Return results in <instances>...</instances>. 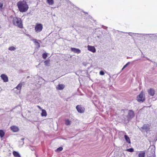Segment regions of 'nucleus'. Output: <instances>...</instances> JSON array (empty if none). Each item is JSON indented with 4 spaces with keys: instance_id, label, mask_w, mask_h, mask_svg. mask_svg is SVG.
I'll use <instances>...</instances> for the list:
<instances>
[{
    "instance_id": "f257e3e1",
    "label": "nucleus",
    "mask_w": 157,
    "mask_h": 157,
    "mask_svg": "<svg viewBox=\"0 0 157 157\" xmlns=\"http://www.w3.org/2000/svg\"><path fill=\"white\" fill-rule=\"evenodd\" d=\"M17 5L19 10L21 13L26 12L29 8L26 2L24 0L18 2Z\"/></svg>"
},
{
    "instance_id": "f03ea898",
    "label": "nucleus",
    "mask_w": 157,
    "mask_h": 157,
    "mask_svg": "<svg viewBox=\"0 0 157 157\" xmlns=\"http://www.w3.org/2000/svg\"><path fill=\"white\" fill-rule=\"evenodd\" d=\"M155 147L154 145L150 146L146 152V155L147 157H155Z\"/></svg>"
},
{
    "instance_id": "7ed1b4c3",
    "label": "nucleus",
    "mask_w": 157,
    "mask_h": 157,
    "mask_svg": "<svg viewBox=\"0 0 157 157\" xmlns=\"http://www.w3.org/2000/svg\"><path fill=\"white\" fill-rule=\"evenodd\" d=\"M151 124H144L143 126L139 128V129L143 133L146 132L147 133L150 131Z\"/></svg>"
},
{
    "instance_id": "20e7f679",
    "label": "nucleus",
    "mask_w": 157,
    "mask_h": 157,
    "mask_svg": "<svg viewBox=\"0 0 157 157\" xmlns=\"http://www.w3.org/2000/svg\"><path fill=\"white\" fill-rule=\"evenodd\" d=\"M13 24L18 27L21 28L23 27L22 24L21 19L17 17H13Z\"/></svg>"
},
{
    "instance_id": "39448f33",
    "label": "nucleus",
    "mask_w": 157,
    "mask_h": 157,
    "mask_svg": "<svg viewBox=\"0 0 157 157\" xmlns=\"http://www.w3.org/2000/svg\"><path fill=\"white\" fill-rule=\"evenodd\" d=\"M135 116L134 112L132 110H129L128 111V114L127 116V120L129 121L131 120Z\"/></svg>"
},
{
    "instance_id": "423d86ee",
    "label": "nucleus",
    "mask_w": 157,
    "mask_h": 157,
    "mask_svg": "<svg viewBox=\"0 0 157 157\" xmlns=\"http://www.w3.org/2000/svg\"><path fill=\"white\" fill-rule=\"evenodd\" d=\"M43 29V25L41 23H36L35 27V31L37 33L41 32Z\"/></svg>"
},
{
    "instance_id": "0eeeda50",
    "label": "nucleus",
    "mask_w": 157,
    "mask_h": 157,
    "mask_svg": "<svg viewBox=\"0 0 157 157\" xmlns=\"http://www.w3.org/2000/svg\"><path fill=\"white\" fill-rule=\"evenodd\" d=\"M136 100L139 102H143L145 100V97L144 96L142 92H141L136 97Z\"/></svg>"
},
{
    "instance_id": "6e6552de",
    "label": "nucleus",
    "mask_w": 157,
    "mask_h": 157,
    "mask_svg": "<svg viewBox=\"0 0 157 157\" xmlns=\"http://www.w3.org/2000/svg\"><path fill=\"white\" fill-rule=\"evenodd\" d=\"M76 109L78 112L81 113H84L85 108L81 105H78L76 106Z\"/></svg>"
},
{
    "instance_id": "1a4fd4ad",
    "label": "nucleus",
    "mask_w": 157,
    "mask_h": 157,
    "mask_svg": "<svg viewBox=\"0 0 157 157\" xmlns=\"http://www.w3.org/2000/svg\"><path fill=\"white\" fill-rule=\"evenodd\" d=\"M0 77L4 82H7L8 81V77L5 74H2Z\"/></svg>"
},
{
    "instance_id": "9d476101",
    "label": "nucleus",
    "mask_w": 157,
    "mask_h": 157,
    "mask_svg": "<svg viewBox=\"0 0 157 157\" xmlns=\"http://www.w3.org/2000/svg\"><path fill=\"white\" fill-rule=\"evenodd\" d=\"M147 92L149 95L151 96H153L155 94V90L152 88H150L148 90Z\"/></svg>"
},
{
    "instance_id": "9b49d317",
    "label": "nucleus",
    "mask_w": 157,
    "mask_h": 157,
    "mask_svg": "<svg viewBox=\"0 0 157 157\" xmlns=\"http://www.w3.org/2000/svg\"><path fill=\"white\" fill-rule=\"evenodd\" d=\"M88 50L93 53H94L96 52V50L94 46L88 45L87 46Z\"/></svg>"
},
{
    "instance_id": "f8f14e48",
    "label": "nucleus",
    "mask_w": 157,
    "mask_h": 157,
    "mask_svg": "<svg viewBox=\"0 0 157 157\" xmlns=\"http://www.w3.org/2000/svg\"><path fill=\"white\" fill-rule=\"evenodd\" d=\"M71 50L75 53L77 54H79L81 53V50L78 48H71Z\"/></svg>"
},
{
    "instance_id": "ddd939ff",
    "label": "nucleus",
    "mask_w": 157,
    "mask_h": 157,
    "mask_svg": "<svg viewBox=\"0 0 157 157\" xmlns=\"http://www.w3.org/2000/svg\"><path fill=\"white\" fill-rule=\"evenodd\" d=\"M10 129L12 131L14 132H17L19 130L17 126L15 125L11 126L10 127Z\"/></svg>"
},
{
    "instance_id": "4468645a",
    "label": "nucleus",
    "mask_w": 157,
    "mask_h": 157,
    "mask_svg": "<svg viewBox=\"0 0 157 157\" xmlns=\"http://www.w3.org/2000/svg\"><path fill=\"white\" fill-rule=\"evenodd\" d=\"M65 85L62 84H59L56 87L58 90H63L65 87Z\"/></svg>"
},
{
    "instance_id": "2eb2a0df",
    "label": "nucleus",
    "mask_w": 157,
    "mask_h": 157,
    "mask_svg": "<svg viewBox=\"0 0 157 157\" xmlns=\"http://www.w3.org/2000/svg\"><path fill=\"white\" fill-rule=\"evenodd\" d=\"M145 154V151H140L138 154V157H144Z\"/></svg>"
},
{
    "instance_id": "dca6fc26",
    "label": "nucleus",
    "mask_w": 157,
    "mask_h": 157,
    "mask_svg": "<svg viewBox=\"0 0 157 157\" xmlns=\"http://www.w3.org/2000/svg\"><path fill=\"white\" fill-rule=\"evenodd\" d=\"M42 112L41 113V116L42 117H46L47 116V113L46 111L44 109H42Z\"/></svg>"
},
{
    "instance_id": "f3484780",
    "label": "nucleus",
    "mask_w": 157,
    "mask_h": 157,
    "mask_svg": "<svg viewBox=\"0 0 157 157\" xmlns=\"http://www.w3.org/2000/svg\"><path fill=\"white\" fill-rule=\"evenodd\" d=\"M124 137L126 142L129 144L131 143V141L129 137L127 135H125Z\"/></svg>"
},
{
    "instance_id": "a211bd4d",
    "label": "nucleus",
    "mask_w": 157,
    "mask_h": 157,
    "mask_svg": "<svg viewBox=\"0 0 157 157\" xmlns=\"http://www.w3.org/2000/svg\"><path fill=\"white\" fill-rule=\"evenodd\" d=\"M24 138H22L21 139V140L19 141V146L20 147H22L23 145L24 144Z\"/></svg>"
},
{
    "instance_id": "6ab92c4d",
    "label": "nucleus",
    "mask_w": 157,
    "mask_h": 157,
    "mask_svg": "<svg viewBox=\"0 0 157 157\" xmlns=\"http://www.w3.org/2000/svg\"><path fill=\"white\" fill-rule=\"evenodd\" d=\"M13 155L15 157H21L19 153L16 151H13Z\"/></svg>"
},
{
    "instance_id": "aec40b11",
    "label": "nucleus",
    "mask_w": 157,
    "mask_h": 157,
    "mask_svg": "<svg viewBox=\"0 0 157 157\" xmlns=\"http://www.w3.org/2000/svg\"><path fill=\"white\" fill-rule=\"evenodd\" d=\"M133 34H136L135 33H133ZM137 34H138L137 33ZM138 34L142 35V37L144 38V39H146L147 38V37H149V36H147L146 34Z\"/></svg>"
},
{
    "instance_id": "412c9836",
    "label": "nucleus",
    "mask_w": 157,
    "mask_h": 157,
    "mask_svg": "<svg viewBox=\"0 0 157 157\" xmlns=\"http://www.w3.org/2000/svg\"><path fill=\"white\" fill-rule=\"evenodd\" d=\"M31 40L33 41L34 43L36 44V45L37 46L38 48L40 47V44L37 41L36 39H31Z\"/></svg>"
},
{
    "instance_id": "4be33fe9",
    "label": "nucleus",
    "mask_w": 157,
    "mask_h": 157,
    "mask_svg": "<svg viewBox=\"0 0 157 157\" xmlns=\"http://www.w3.org/2000/svg\"><path fill=\"white\" fill-rule=\"evenodd\" d=\"M23 85V83L22 82H21L17 85L16 88L18 90H20L21 89V87Z\"/></svg>"
},
{
    "instance_id": "5701e85b",
    "label": "nucleus",
    "mask_w": 157,
    "mask_h": 157,
    "mask_svg": "<svg viewBox=\"0 0 157 157\" xmlns=\"http://www.w3.org/2000/svg\"><path fill=\"white\" fill-rule=\"evenodd\" d=\"M147 36H149V37L151 38V37H157L156 33L155 34H146Z\"/></svg>"
},
{
    "instance_id": "b1692460",
    "label": "nucleus",
    "mask_w": 157,
    "mask_h": 157,
    "mask_svg": "<svg viewBox=\"0 0 157 157\" xmlns=\"http://www.w3.org/2000/svg\"><path fill=\"white\" fill-rule=\"evenodd\" d=\"M47 3L50 5H52L54 3L53 0H46Z\"/></svg>"
},
{
    "instance_id": "393cba45",
    "label": "nucleus",
    "mask_w": 157,
    "mask_h": 157,
    "mask_svg": "<svg viewBox=\"0 0 157 157\" xmlns=\"http://www.w3.org/2000/svg\"><path fill=\"white\" fill-rule=\"evenodd\" d=\"M5 134V132L2 130H0V137L1 138H2L4 137Z\"/></svg>"
},
{
    "instance_id": "a878e982",
    "label": "nucleus",
    "mask_w": 157,
    "mask_h": 157,
    "mask_svg": "<svg viewBox=\"0 0 157 157\" xmlns=\"http://www.w3.org/2000/svg\"><path fill=\"white\" fill-rule=\"evenodd\" d=\"M71 122L68 119H66L65 121V124L67 125H69L71 124Z\"/></svg>"
},
{
    "instance_id": "bb28decb",
    "label": "nucleus",
    "mask_w": 157,
    "mask_h": 157,
    "mask_svg": "<svg viewBox=\"0 0 157 157\" xmlns=\"http://www.w3.org/2000/svg\"><path fill=\"white\" fill-rule=\"evenodd\" d=\"M16 49V48L12 46L9 47L8 48V50H9L12 51L15 50Z\"/></svg>"
},
{
    "instance_id": "cd10ccee",
    "label": "nucleus",
    "mask_w": 157,
    "mask_h": 157,
    "mask_svg": "<svg viewBox=\"0 0 157 157\" xmlns=\"http://www.w3.org/2000/svg\"><path fill=\"white\" fill-rule=\"evenodd\" d=\"M126 151L128 152H133L134 151V150L133 148H129L127 149L126 150Z\"/></svg>"
},
{
    "instance_id": "c85d7f7f",
    "label": "nucleus",
    "mask_w": 157,
    "mask_h": 157,
    "mask_svg": "<svg viewBox=\"0 0 157 157\" xmlns=\"http://www.w3.org/2000/svg\"><path fill=\"white\" fill-rule=\"evenodd\" d=\"M47 56L48 55L47 53H44L42 55V57L44 59H46Z\"/></svg>"
},
{
    "instance_id": "c756f323",
    "label": "nucleus",
    "mask_w": 157,
    "mask_h": 157,
    "mask_svg": "<svg viewBox=\"0 0 157 157\" xmlns=\"http://www.w3.org/2000/svg\"><path fill=\"white\" fill-rule=\"evenodd\" d=\"M130 62H128L126 64H125L122 68V70H123L125 68H126L128 65H129L130 63Z\"/></svg>"
},
{
    "instance_id": "7c9ffc66",
    "label": "nucleus",
    "mask_w": 157,
    "mask_h": 157,
    "mask_svg": "<svg viewBox=\"0 0 157 157\" xmlns=\"http://www.w3.org/2000/svg\"><path fill=\"white\" fill-rule=\"evenodd\" d=\"M63 147H59L57 149L56 151H57L59 152V151H61L63 150Z\"/></svg>"
},
{
    "instance_id": "2f4dec72",
    "label": "nucleus",
    "mask_w": 157,
    "mask_h": 157,
    "mask_svg": "<svg viewBox=\"0 0 157 157\" xmlns=\"http://www.w3.org/2000/svg\"><path fill=\"white\" fill-rule=\"evenodd\" d=\"M99 74L100 75H103L105 74V73L103 71H101L99 72Z\"/></svg>"
},
{
    "instance_id": "473e14b6",
    "label": "nucleus",
    "mask_w": 157,
    "mask_h": 157,
    "mask_svg": "<svg viewBox=\"0 0 157 157\" xmlns=\"http://www.w3.org/2000/svg\"><path fill=\"white\" fill-rule=\"evenodd\" d=\"M28 146L29 147V148L32 151H33L34 150V147H33V146H32L31 145H29Z\"/></svg>"
},
{
    "instance_id": "72a5a7b5",
    "label": "nucleus",
    "mask_w": 157,
    "mask_h": 157,
    "mask_svg": "<svg viewBox=\"0 0 157 157\" xmlns=\"http://www.w3.org/2000/svg\"><path fill=\"white\" fill-rule=\"evenodd\" d=\"M45 65L46 66H48V64L49 63V61L48 60H46L44 62Z\"/></svg>"
},
{
    "instance_id": "f704fd0d",
    "label": "nucleus",
    "mask_w": 157,
    "mask_h": 157,
    "mask_svg": "<svg viewBox=\"0 0 157 157\" xmlns=\"http://www.w3.org/2000/svg\"><path fill=\"white\" fill-rule=\"evenodd\" d=\"M3 6V3H0V10L2 9V7Z\"/></svg>"
},
{
    "instance_id": "c9c22d12",
    "label": "nucleus",
    "mask_w": 157,
    "mask_h": 157,
    "mask_svg": "<svg viewBox=\"0 0 157 157\" xmlns=\"http://www.w3.org/2000/svg\"><path fill=\"white\" fill-rule=\"evenodd\" d=\"M128 33L129 35L130 36H132V35H131L132 34V33L129 32V33Z\"/></svg>"
},
{
    "instance_id": "e433bc0d",
    "label": "nucleus",
    "mask_w": 157,
    "mask_h": 157,
    "mask_svg": "<svg viewBox=\"0 0 157 157\" xmlns=\"http://www.w3.org/2000/svg\"><path fill=\"white\" fill-rule=\"evenodd\" d=\"M144 58H146L148 60H150V59L147 57H146L145 56L143 55V56H142Z\"/></svg>"
},
{
    "instance_id": "4c0bfd02",
    "label": "nucleus",
    "mask_w": 157,
    "mask_h": 157,
    "mask_svg": "<svg viewBox=\"0 0 157 157\" xmlns=\"http://www.w3.org/2000/svg\"><path fill=\"white\" fill-rule=\"evenodd\" d=\"M139 59H136V60H134V61H133V62H136V61H137Z\"/></svg>"
},
{
    "instance_id": "58836bf2",
    "label": "nucleus",
    "mask_w": 157,
    "mask_h": 157,
    "mask_svg": "<svg viewBox=\"0 0 157 157\" xmlns=\"http://www.w3.org/2000/svg\"><path fill=\"white\" fill-rule=\"evenodd\" d=\"M37 107H38L39 109H41V108L40 107V106H39V105H38V106H37Z\"/></svg>"
},
{
    "instance_id": "ea45409f",
    "label": "nucleus",
    "mask_w": 157,
    "mask_h": 157,
    "mask_svg": "<svg viewBox=\"0 0 157 157\" xmlns=\"http://www.w3.org/2000/svg\"><path fill=\"white\" fill-rule=\"evenodd\" d=\"M141 54H142V55H144V54H143V53L141 52Z\"/></svg>"
},
{
    "instance_id": "a19ab883",
    "label": "nucleus",
    "mask_w": 157,
    "mask_h": 157,
    "mask_svg": "<svg viewBox=\"0 0 157 157\" xmlns=\"http://www.w3.org/2000/svg\"><path fill=\"white\" fill-rule=\"evenodd\" d=\"M129 58H130V57H127V59Z\"/></svg>"
},
{
    "instance_id": "79ce46f5",
    "label": "nucleus",
    "mask_w": 157,
    "mask_h": 157,
    "mask_svg": "<svg viewBox=\"0 0 157 157\" xmlns=\"http://www.w3.org/2000/svg\"><path fill=\"white\" fill-rule=\"evenodd\" d=\"M84 13H85V14H87V12H84Z\"/></svg>"
},
{
    "instance_id": "37998d69",
    "label": "nucleus",
    "mask_w": 157,
    "mask_h": 157,
    "mask_svg": "<svg viewBox=\"0 0 157 157\" xmlns=\"http://www.w3.org/2000/svg\"><path fill=\"white\" fill-rule=\"evenodd\" d=\"M123 132V133H125L126 134V133L125 132Z\"/></svg>"
},
{
    "instance_id": "c03bdc74",
    "label": "nucleus",
    "mask_w": 157,
    "mask_h": 157,
    "mask_svg": "<svg viewBox=\"0 0 157 157\" xmlns=\"http://www.w3.org/2000/svg\"><path fill=\"white\" fill-rule=\"evenodd\" d=\"M11 111H12V110H11Z\"/></svg>"
}]
</instances>
